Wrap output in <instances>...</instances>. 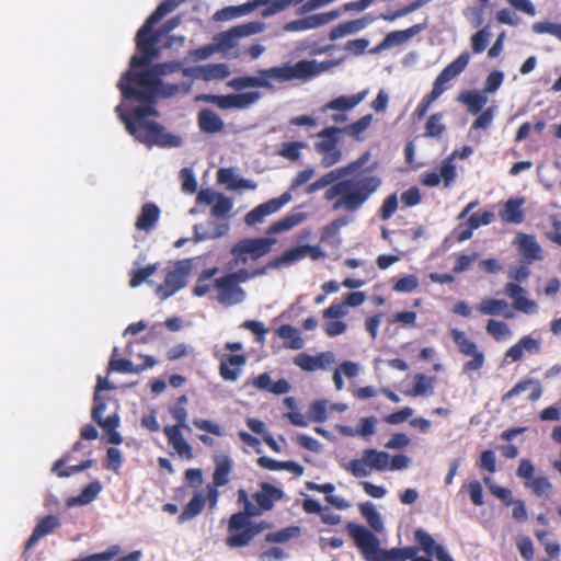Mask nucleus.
Instances as JSON below:
<instances>
[{
    "label": "nucleus",
    "instance_id": "37998d69",
    "mask_svg": "<svg viewBox=\"0 0 561 561\" xmlns=\"http://www.w3.org/2000/svg\"><path fill=\"white\" fill-rule=\"evenodd\" d=\"M329 401L324 399L314 400L310 403L308 419L311 422L323 423L328 420Z\"/></svg>",
    "mask_w": 561,
    "mask_h": 561
},
{
    "label": "nucleus",
    "instance_id": "c03bdc74",
    "mask_svg": "<svg viewBox=\"0 0 561 561\" xmlns=\"http://www.w3.org/2000/svg\"><path fill=\"white\" fill-rule=\"evenodd\" d=\"M101 490L102 485L99 481L91 482L81 491L77 497L71 500L70 504L76 503L80 505H87L98 496Z\"/></svg>",
    "mask_w": 561,
    "mask_h": 561
},
{
    "label": "nucleus",
    "instance_id": "dca6fc26",
    "mask_svg": "<svg viewBox=\"0 0 561 561\" xmlns=\"http://www.w3.org/2000/svg\"><path fill=\"white\" fill-rule=\"evenodd\" d=\"M340 15L341 10L339 9H334L322 13H316L298 19L296 21L288 22L283 26V30L287 32H301L307 30H314L331 23L332 21L339 19Z\"/></svg>",
    "mask_w": 561,
    "mask_h": 561
},
{
    "label": "nucleus",
    "instance_id": "7ed1b4c3",
    "mask_svg": "<svg viewBox=\"0 0 561 561\" xmlns=\"http://www.w3.org/2000/svg\"><path fill=\"white\" fill-rule=\"evenodd\" d=\"M280 499V489L268 482H262L261 489L251 497L243 489L238 491V504L243 510L232 514L228 520V536L225 540L229 548L248 546L255 536L270 528L265 522L253 523V517L261 516L273 508L275 501Z\"/></svg>",
    "mask_w": 561,
    "mask_h": 561
},
{
    "label": "nucleus",
    "instance_id": "e2e57ef3",
    "mask_svg": "<svg viewBox=\"0 0 561 561\" xmlns=\"http://www.w3.org/2000/svg\"><path fill=\"white\" fill-rule=\"evenodd\" d=\"M123 463V456L118 448L110 447L106 450V460L104 467L117 472Z\"/></svg>",
    "mask_w": 561,
    "mask_h": 561
},
{
    "label": "nucleus",
    "instance_id": "de8ad7c7",
    "mask_svg": "<svg viewBox=\"0 0 561 561\" xmlns=\"http://www.w3.org/2000/svg\"><path fill=\"white\" fill-rule=\"evenodd\" d=\"M345 469L356 478L368 477L371 473V469L364 451L362 458L351 460L345 466Z\"/></svg>",
    "mask_w": 561,
    "mask_h": 561
},
{
    "label": "nucleus",
    "instance_id": "49530a36",
    "mask_svg": "<svg viewBox=\"0 0 561 561\" xmlns=\"http://www.w3.org/2000/svg\"><path fill=\"white\" fill-rule=\"evenodd\" d=\"M416 542L422 547L423 551L428 556H434L437 552V548L442 547L436 543L433 537L423 529H416L414 533Z\"/></svg>",
    "mask_w": 561,
    "mask_h": 561
},
{
    "label": "nucleus",
    "instance_id": "c9c22d12",
    "mask_svg": "<svg viewBox=\"0 0 561 561\" xmlns=\"http://www.w3.org/2000/svg\"><path fill=\"white\" fill-rule=\"evenodd\" d=\"M359 512L366 519L368 525L377 533L383 530V522L380 513L371 502H365L359 504Z\"/></svg>",
    "mask_w": 561,
    "mask_h": 561
},
{
    "label": "nucleus",
    "instance_id": "3c124183",
    "mask_svg": "<svg viewBox=\"0 0 561 561\" xmlns=\"http://www.w3.org/2000/svg\"><path fill=\"white\" fill-rule=\"evenodd\" d=\"M369 152L363 153L358 159L347 163L346 165L336 168L340 173L342 180L348 179L351 176L356 175L358 170L368 161Z\"/></svg>",
    "mask_w": 561,
    "mask_h": 561
},
{
    "label": "nucleus",
    "instance_id": "2f4dec72",
    "mask_svg": "<svg viewBox=\"0 0 561 561\" xmlns=\"http://www.w3.org/2000/svg\"><path fill=\"white\" fill-rule=\"evenodd\" d=\"M256 8V3H244L241 5H230L218 10L214 14L215 21H230L243 16Z\"/></svg>",
    "mask_w": 561,
    "mask_h": 561
},
{
    "label": "nucleus",
    "instance_id": "a878e982",
    "mask_svg": "<svg viewBox=\"0 0 561 561\" xmlns=\"http://www.w3.org/2000/svg\"><path fill=\"white\" fill-rule=\"evenodd\" d=\"M366 90L352 95H341L328 102L323 107V112H327L329 110L337 112L351 111L352 108L357 106L366 98Z\"/></svg>",
    "mask_w": 561,
    "mask_h": 561
},
{
    "label": "nucleus",
    "instance_id": "774afa93",
    "mask_svg": "<svg viewBox=\"0 0 561 561\" xmlns=\"http://www.w3.org/2000/svg\"><path fill=\"white\" fill-rule=\"evenodd\" d=\"M479 468L485 470L490 473H494L496 471V456L492 449H486L481 453L479 463Z\"/></svg>",
    "mask_w": 561,
    "mask_h": 561
},
{
    "label": "nucleus",
    "instance_id": "a18cd8bd",
    "mask_svg": "<svg viewBox=\"0 0 561 561\" xmlns=\"http://www.w3.org/2000/svg\"><path fill=\"white\" fill-rule=\"evenodd\" d=\"M252 386L273 394H280V380L272 381L271 376L267 373H263L255 377L252 381Z\"/></svg>",
    "mask_w": 561,
    "mask_h": 561
},
{
    "label": "nucleus",
    "instance_id": "9b49d317",
    "mask_svg": "<svg viewBox=\"0 0 561 561\" xmlns=\"http://www.w3.org/2000/svg\"><path fill=\"white\" fill-rule=\"evenodd\" d=\"M450 335L456 343L458 351L468 357L470 360L466 362L462 366V374L467 375L471 371L480 370L485 364V355L479 351L476 342L470 340L467 334L459 329H451Z\"/></svg>",
    "mask_w": 561,
    "mask_h": 561
},
{
    "label": "nucleus",
    "instance_id": "5fc2aeb1",
    "mask_svg": "<svg viewBox=\"0 0 561 561\" xmlns=\"http://www.w3.org/2000/svg\"><path fill=\"white\" fill-rule=\"evenodd\" d=\"M439 175L444 181L446 187L450 186L456 179V167L453 162V157L444 159L439 165Z\"/></svg>",
    "mask_w": 561,
    "mask_h": 561
},
{
    "label": "nucleus",
    "instance_id": "864d4df0",
    "mask_svg": "<svg viewBox=\"0 0 561 561\" xmlns=\"http://www.w3.org/2000/svg\"><path fill=\"white\" fill-rule=\"evenodd\" d=\"M525 485L534 492L537 496L548 495L552 490V483L546 477H536L527 481Z\"/></svg>",
    "mask_w": 561,
    "mask_h": 561
},
{
    "label": "nucleus",
    "instance_id": "09e8293b",
    "mask_svg": "<svg viewBox=\"0 0 561 561\" xmlns=\"http://www.w3.org/2000/svg\"><path fill=\"white\" fill-rule=\"evenodd\" d=\"M203 229L202 225H195L194 226V232H195V240L196 241H203L208 239H215L220 238L225 236L229 230L228 224H220L217 225L213 231H201Z\"/></svg>",
    "mask_w": 561,
    "mask_h": 561
},
{
    "label": "nucleus",
    "instance_id": "a19ab883",
    "mask_svg": "<svg viewBox=\"0 0 561 561\" xmlns=\"http://www.w3.org/2000/svg\"><path fill=\"white\" fill-rule=\"evenodd\" d=\"M373 121V115H364L358 121L345 126L340 127L341 135H348L357 140L362 139V135L368 129Z\"/></svg>",
    "mask_w": 561,
    "mask_h": 561
},
{
    "label": "nucleus",
    "instance_id": "72a5a7b5",
    "mask_svg": "<svg viewBox=\"0 0 561 561\" xmlns=\"http://www.w3.org/2000/svg\"><path fill=\"white\" fill-rule=\"evenodd\" d=\"M185 68L183 64L178 60L159 62L153 65L150 69L141 70L138 73H150L151 79H161L162 76H168L175 72H182Z\"/></svg>",
    "mask_w": 561,
    "mask_h": 561
},
{
    "label": "nucleus",
    "instance_id": "8fccbe9b",
    "mask_svg": "<svg viewBox=\"0 0 561 561\" xmlns=\"http://www.w3.org/2000/svg\"><path fill=\"white\" fill-rule=\"evenodd\" d=\"M442 121V113L431 115L425 124V136L432 138L440 137L446 128Z\"/></svg>",
    "mask_w": 561,
    "mask_h": 561
},
{
    "label": "nucleus",
    "instance_id": "680f3d73",
    "mask_svg": "<svg viewBox=\"0 0 561 561\" xmlns=\"http://www.w3.org/2000/svg\"><path fill=\"white\" fill-rule=\"evenodd\" d=\"M533 31L537 34H550L561 41V24L551 22H536L533 24Z\"/></svg>",
    "mask_w": 561,
    "mask_h": 561
},
{
    "label": "nucleus",
    "instance_id": "f704fd0d",
    "mask_svg": "<svg viewBox=\"0 0 561 561\" xmlns=\"http://www.w3.org/2000/svg\"><path fill=\"white\" fill-rule=\"evenodd\" d=\"M206 504L205 497L201 493L194 494L191 501L185 505L182 513L178 516V523L183 524L186 520L196 517Z\"/></svg>",
    "mask_w": 561,
    "mask_h": 561
},
{
    "label": "nucleus",
    "instance_id": "39448f33",
    "mask_svg": "<svg viewBox=\"0 0 561 561\" xmlns=\"http://www.w3.org/2000/svg\"><path fill=\"white\" fill-rule=\"evenodd\" d=\"M176 7V0L162 1L138 30L135 42L139 55H134L130 58L128 71H136L138 68L146 67L160 56L161 50L158 44L161 36L153 31V25L174 11Z\"/></svg>",
    "mask_w": 561,
    "mask_h": 561
},
{
    "label": "nucleus",
    "instance_id": "393cba45",
    "mask_svg": "<svg viewBox=\"0 0 561 561\" xmlns=\"http://www.w3.org/2000/svg\"><path fill=\"white\" fill-rule=\"evenodd\" d=\"M280 208V197L272 198L249 211L244 217L248 226H255L264 220L266 216L276 213Z\"/></svg>",
    "mask_w": 561,
    "mask_h": 561
},
{
    "label": "nucleus",
    "instance_id": "58836bf2",
    "mask_svg": "<svg viewBox=\"0 0 561 561\" xmlns=\"http://www.w3.org/2000/svg\"><path fill=\"white\" fill-rule=\"evenodd\" d=\"M305 346V340L298 329L283 324V347L290 350H301Z\"/></svg>",
    "mask_w": 561,
    "mask_h": 561
},
{
    "label": "nucleus",
    "instance_id": "1a4fd4ad",
    "mask_svg": "<svg viewBox=\"0 0 561 561\" xmlns=\"http://www.w3.org/2000/svg\"><path fill=\"white\" fill-rule=\"evenodd\" d=\"M341 59L323 60H299L294 65H283V81L287 80H302L308 81L330 69L337 66Z\"/></svg>",
    "mask_w": 561,
    "mask_h": 561
},
{
    "label": "nucleus",
    "instance_id": "0e129e2a",
    "mask_svg": "<svg viewBox=\"0 0 561 561\" xmlns=\"http://www.w3.org/2000/svg\"><path fill=\"white\" fill-rule=\"evenodd\" d=\"M260 93L255 91L233 94L234 108H247L254 104L260 99Z\"/></svg>",
    "mask_w": 561,
    "mask_h": 561
},
{
    "label": "nucleus",
    "instance_id": "4be33fe9",
    "mask_svg": "<svg viewBox=\"0 0 561 561\" xmlns=\"http://www.w3.org/2000/svg\"><path fill=\"white\" fill-rule=\"evenodd\" d=\"M59 526L60 520L54 515H46L41 518L25 542V550H31L43 537L54 533Z\"/></svg>",
    "mask_w": 561,
    "mask_h": 561
},
{
    "label": "nucleus",
    "instance_id": "c85d7f7f",
    "mask_svg": "<svg viewBox=\"0 0 561 561\" xmlns=\"http://www.w3.org/2000/svg\"><path fill=\"white\" fill-rule=\"evenodd\" d=\"M524 198H511L508 199L503 209L500 211V218L504 222L520 224L524 220L523 205Z\"/></svg>",
    "mask_w": 561,
    "mask_h": 561
},
{
    "label": "nucleus",
    "instance_id": "9d476101",
    "mask_svg": "<svg viewBox=\"0 0 561 561\" xmlns=\"http://www.w3.org/2000/svg\"><path fill=\"white\" fill-rule=\"evenodd\" d=\"M277 242L276 238H247L238 241L231 249L236 257V265L245 264L248 259L257 260L267 254Z\"/></svg>",
    "mask_w": 561,
    "mask_h": 561
},
{
    "label": "nucleus",
    "instance_id": "bb28decb",
    "mask_svg": "<svg viewBox=\"0 0 561 561\" xmlns=\"http://www.w3.org/2000/svg\"><path fill=\"white\" fill-rule=\"evenodd\" d=\"M198 127L203 133L216 134L225 128V124L220 116L209 108H203L197 116Z\"/></svg>",
    "mask_w": 561,
    "mask_h": 561
},
{
    "label": "nucleus",
    "instance_id": "aec40b11",
    "mask_svg": "<svg viewBox=\"0 0 561 561\" xmlns=\"http://www.w3.org/2000/svg\"><path fill=\"white\" fill-rule=\"evenodd\" d=\"M229 75L230 70L226 64H208L183 70V76L201 78L205 81L222 80Z\"/></svg>",
    "mask_w": 561,
    "mask_h": 561
},
{
    "label": "nucleus",
    "instance_id": "052dcab7",
    "mask_svg": "<svg viewBox=\"0 0 561 561\" xmlns=\"http://www.w3.org/2000/svg\"><path fill=\"white\" fill-rule=\"evenodd\" d=\"M182 179V191L187 194H194L197 191V181L194 172L190 168H183L180 172Z\"/></svg>",
    "mask_w": 561,
    "mask_h": 561
},
{
    "label": "nucleus",
    "instance_id": "6e6552de",
    "mask_svg": "<svg viewBox=\"0 0 561 561\" xmlns=\"http://www.w3.org/2000/svg\"><path fill=\"white\" fill-rule=\"evenodd\" d=\"M340 127L329 126L317 134V141L313 147L321 156V165L331 168L343 160V151L339 146L341 140Z\"/></svg>",
    "mask_w": 561,
    "mask_h": 561
},
{
    "label": "nucleus",
    "instance_id": "69168bd1",
    "mask_svg": "<svg viewBox=\"0 0 561 561\" xmlns=\"http://www.w3.org/2000/svg\"><path fill=\"white\" fill-rule=\"evenodd\" d=\"M308 144L304 141H291L283 144V158L289 160H298L300 158V150L307 148Z\"/></svg>",
    "mask_w": 561,
    "mask_h": 561
},
{
    "label": "nucleus",
    "instance_id": "7c9ffc66",
    "mask_svg": "<svg viewBox=\"0 0 561 561\" xmlns=\"http://www.w3.org/2000/svg\"><path fill=\"white\" fill-rule=\"evenodd\" d=\"M508 308V304L504 299H483L478 306L477 310L482 314L499 316L503 314L505 318H512L511 311L504 312Z\"/></svg>",
    "mask_w": 561,
    "mask_h": 561
},
{
    "label": "nucleus",
    "instance_id": "a211bd4d",
    "mask_svg": "<svg viewBox=\"0 0 561 561\" xmlns=\"http://www.w3.org/2000/svg\"><path fill=\"white\" fill-rule=\"evenodd\" d=\"M280 80V67L276 66L267 70L260 71V76H245L233 78L229 85L236 90L245 88H268L271 87L270 80Z\"/></svg>",
    "mask_w": 561,
    "mask_h": 561
},
{
    "label": "nucleus",
    "instance_id": "4c0bfd02",
    "mask_svg": "<svg viewBox=\"0 0 561 561\" xmlns=\"http://www.w3.org/2000/svg\"><path fill=\"white\" fill-rule=\"evenodd\" d=\"M369 467L376 471H386L389 468L390 455L387 451L368 448L364 450Z\"/></svg>",
    "mask_w": 561,
    "mask_h": 561
},
{
    "label": "nucleus",
    "instance_id": "cd10ccee",
    "mask_svg": "<svg viewBox=\"0 0 561 561\" xmlns=\"http://www.w3.org/2000/svg\"><path fill=\"white\" fill-rule=\"evenodd\" d=\"M160 217V209L153 203H147L141 207L140 215L135 224L136 228L141 231H150Z\"/></svg>",
    "mask_w": 561,
    "mask_h": 561
},
{
    "label": "nucleus",
    "instance_id": "ea45409f",
    "mask_svg": "<svg viewBox=\"0 0 561 561\" xmlns=\"http://www.w3.org/2000/svg\"><path fill=\"white\" fill-rule=\"evenodd\" d=\"M67 462V458L66 457H62L60 459H58L54 465H53V471L55 473H57V476L59 478H68L70 477L71 474L73 473H77V472H81L90 467H92L94 460L92 459H87L84 461H82L80 465H76V466H70L69 468L67 469H62V467L66 465Z\"/></svg>",
    "mask_w": 561,
    "mask_h": 561
},
{
    "label": "nucleus",
    "instance_id": "412c9836",
    "mask_svg": "<svg viewBox=\"0 0 561 561\" xmlns=\"http://www.w3.org/2000/svg\"><path fill=\"white\" fill-rule=\"evenodd\" d=\"M376 20L375 16L367 14L360 19L347 21L344 23H341L334 27L331 28L329 33V38L331 41H336L339 38H342L344 36L355 34L364 28H366L369 24H371Z\"/></svg>",
    "mask_w": 561,
    "mask_h": 561
},
{
    "label": "nucleus",
    "instance_id": "6e6d98bb",
    "mask_svg": "<svg viewBox=\"0 0 561 561\" xmlns=\"http://www.w3.org/2000/svg\"><path fill=\"white\" fill-rule=\"evenodd\" d=\"M432 388H433L432 378H430L423 374H419L415 376L414 386H413L412 390H410L408 392V394L412 396V397L422 396V394H425L426 392L431 391Z\"/></svg>",
    "mask_w": 561,
    "mask_h": 561
},
{
    "label": "nucleus",
    "instance_id": "4468645a",
    "mask_svg": "<svg viewBox=\"0 0 561 561\" xmlns=\"http://www.w3.org/2000/svg\"><path fill=\"white\" fill-rule=\"evenodd\" d=\"M469 61L470 54L468 51L461 53L436 77L431 93L438 99L448 89L447 83L458 77L467 68Z\"/></svg>",
    "mask_w": 561,
    "mask_h": 561
},
{
    "label": "nucleus",
    "instance_id": "ddd939ff",
    "mask_svg": "<svg viewBox=\"0 0 561 561\" xmlns=\"http://www.w3.org/2000/svg\"><path fill=\"white\" fill-rule=\"evenodd\" d=\"M469 61L470 54L468 51L461 53L436 77L431 93L438 99L448 89L447 83L458 77L467 68Z\"/></svg>",
    "mask_w": 561,
    "mask_h": 561
},
{
    "label": "nucleus",
    "instance_id": "20e7f679",
    "mask_svg": "<svg viewBox=\"0 0 561 561\" xmlns=\"http://www.w3.org/2000/svg\"><path fill=\"white\" fill-rule=\"evenodd\" d=\"M219 272L218 267L214 266L204 270L192 289L196 297H204L214 291V298L225 307H231L242 304L245 300L247 294L240 284L259 276L265 272V268L250 271L248 268H239L232 273H227L222 276L215 277Z\"/></svg>",
    "mask_w": 561,
    "mask_h": 561
},
{
    "label": "nucleus",
    "instance_id": "f03ea898",
    "mask_svg": "<svg viewBox=\"0 0 561 561\" xmlns=\"http://www.w3.org/2000/svg\"><path fill=\"white\" fill-rule=\"evenodd\" d=\"M382 181L378 175L364 170L354 176L342 180L333 169L307 186V193L313 194L325 188L323 199L331 203L333 211L356 213L377 192Z\"/></svg>",
    "mask_w": 561,
    "mask_h": 561
},
{
    "label": "nucleus",
    "instance_id": "79ce46f5",
    "mask_svg": "<svg viewBox=\"0 0 561 561\" xmlns=\"http://www.w3.org/2000/svg\"><path fill=\"white\" fill-rule=\"evenodd\" d=\"M486 332L497 342L507 340L512 336L510 325L503 321L491 319L486 324Z\"/></svg>",
    "mask_w": 561,
    "mask_h": 561
},
{
    "label": "nucleus",
    "instance_id": "bf43d9fd",
    "mask_svg": "<svg viewBox=\"0 0 561 561\" xmlns=\"http://www.w3.org/2000/svg\"><path fill=\"white\" fill-rule=\"evenodd\" d=\"M536 537L543 545L546 552L550 558H557L560 554V545L554 541H549L547 538L549 533L546 530H537Z\"/></svg>",
    "mask_w": 561,
    "mask_h": 561
},
{
    "label": "nucleus",
    "instance_id": "0eeeda50",
    "mask_svg": "<svg viewBox=\"0 0 561 561\" xmlns=\"http://www.w3.org/2000/svg\"><path fill=\"white\" fill-rule=\"evenodd\" d=\"M170 413L176 421V424L167 425L163 428V433L168 438V443L181 458L192 460L194 458L193 448L182 434L183 428H188L186 423L187 411L185 407L174 405L170 408Z\"/></svg>",
    "mask_w": 561,
    "mask_h": 561
},
{
    "label": "nucleus",
    "instance_id": "f257e3e1",
    "mask_svg": "<svg viewBox=\"0 0 561 561\" xmlns=\"http://www.w3.org/2000/svg\"><path fill=\"white\" fill-rule=\"evenodd\" d=\"M150 73L126 71L118 81L117 88L125 100H137L148 105L137 106L131 113H126L123 105L116 106V113L124 123L127 131L139 142L148 147L174 148L182 145L180 136L165 131V128L148 116L158 115L152 106L157 99H169L190 91L191 84L167 83L162 79H151Z\"/></svg>",
    "mask_w": 561,
    "mask_h": 561
},
{
    "label": "nucleus",
    "instance_id": "13d9d810",
    "mask_svg": "<svg viewBox=\"0 0 561 561\" xmlns=\"http://www.w3.org/2000/svg\"><path fill=\"white\" fill-rule=\"evenodd\" d=\"M497 113V106L492 105L483 111L478 118L473 122V129H486L491 126L495 114Z\"/></svg>",
    "mask_w": 561,
    "mask_h": 561
},
{
    "label": "nucleus",
    "instance_id": "e433bc0d",
    "mask_svg": "<svg viewBox=\"0 0 561 561\" xmlns=\"http://www.w3.org/2000/svg\"><path fill=\"white\" fill-rule=\"evenodd\" d=\"M231 465V460L228 456H221L218 458L216 461L211 484L215 486H225L228 484Z\"/></svg>",
    "mask_w": 561,
    "mask_h": 561
},
{
    "label": "nucleus",
    "instance_id": "423d86ee",
    "mask_svg": "<svg viewBox=\"0 0 561 561\" xmlns=\"http://www.w3.org/2000/svg\"><path fill=\"white\" fill-rule=\"evenodd\" d=\"M529 275V264L522 261L519 265L510 267L508 276L514 282H510L504 286L505 295L513 300L512 307L526 314H533L538 311V305L527 298V290L518 284L527 280Z\"/></svg>",
    "mask_w": 561,
    "mask_h": 561
},
{
    "label": "nucleus",
    "instance_id": "2eb2a0df",
    "mask_svg": "<svg viewBox=\"0 0 561 561\" xmlns=\"http://www.w3.org/2000/svg\"><path fill=\"white\" fill-rule=\"evenodd\" d=\"M263 31V24L260 22H250L231 27L230 30L217 35L216 44L221 50H228L237 45V41Z\"/></svg>",
    "mask_w": 561,
    "mask_h": 561
},
{
    "label": "nucleus",
    "instance_id": "f8f14e48",
    "mask_svg": "<svg viewBox=\"0 0 561 561\" xmlns=\"http://www.w3.org/2000/svg\"><path fill=\"white\" fill-rule=\"evenodd\" d=\"M191 271V264L187 261H179L174 268L169 271L163 283L156 288L157 296L164 300L176 291L182 289Z\"/></svg>",
    "mask_w": 561,
    "mask_h": 561
},
{
    "label": "nucleus",
    "instance_id": "338daca9",
    "mask_svg": "<svg viewBox=\"0 0 561 561\" xmlns=\"http://www.w3.org/2000/svg\"><path fill=\"white\" fill-rule=\"evenodd\" d=\"M503 80L504 73L502 71L494 70L490 72L485 79V84L482 92H484L485 94L496 92L502 85Z\"/></svg>",
    "mask_w": 561,
    "mask_h": 561
},
{
    "label": "nucleus",
    "instance_id": "603ef678",
    "mask_svg": "<svg viewBox=\"0 0 561 561\" xmlns=\"http://www.w3.org/2000/svg\"><path fill=\"white\" fill-rule=\"evenodd\" d=\"M491 35L490 27L485 26L471 36V47L474 54H481L485 50Z\"/></svg>",
    "mask_w": 561,
    "mask_h": 561
},
{
    "label": "nucleus",
    "instance_id": "f3484780",
    "mask_svg": "<svg viewBox=\"0 0 561 561\" xmlns=\"http://www.w3.org/2000/svg\"><path fill=\"white\" fill-rule=\"evenodd\" d=\"M513 244L522 256V261L526 264L542 261L545 257L543 250L534 234L518 232L514 238Z\"/></svg>",
    "mask_w": 561,
    "mask_h": 561
},
{
    "label": "nucleus",
    "instance_id": "6ab92c4d",
    "mask_svg": "<svg viewBox=\"0 0 561 561\" xmlns=\"http://www.w3.org/2000/svg\"><path fill=\"white\" fill-rule=\"evenodd\" d=\"M335 362L333 352H321L316 356L299 353L294 357V364L305 371L325 370Z\"/></svg>",
    "mask_w": 561,
    "mask_h": 561
},
{
    "label": "nucleus",
    "instance_id": "4d7b16f0",
    "mask_svg": "<svg viewBox=\"0 0 561 561\" xmlns=\"http://www.w3.org/2000/svg\"><path fill=\"white\" fill-rule=\"evenodd\" d=\"M157 268V264H149L146 267L133 271L129 280L130 287L135 288L140 286L145 280L148 279V277L156 273Z\"/></svg>",
    "mask_w": 561,
    "mask_h": 561
},
{
    "label": "nucleus",
    "instance_id": "c756f323",
    "mask_svg": "<svg viewBox=\"0 0 561 561\" xmlns=\"http://www.w3.org/2000/svg\"><path fill=\"white\" fill-rule=\"evenodd\" d=\"M457 100L467 106L469 113L474 115L480 113L488 103V96L482 91H463Z\"/></svg>",
    "mask_w": 561,
    "mask_h": 561
},
{
    "label": "nucleus",
    "instance_id": "5701e85b",
    "mask_svg": "<svg viewBox=\"0 0 561 561\" xmlns=\"http://www.w3.org/2000/svg\"><path fill=\"white\" fill-rule=\"evenodd\" d=\"M106 403L104 399L94 393L93 396V408H92V420L96 422L105 432L116 430L119 426V417L117 414L108 415L106 419H103L102 415L105 411Z\"/></svg>",
    "mask_w": 561,
    "mask_h": 561
},
{
    "label": "nucleus",
    "instance_id": "b1692460",
    "mask_svg": "<svg viewBox=\"0 0 561 561\" xmlns=\"http://www.w3.org/2000/svg\"><path fill=\"white\" fill-rule=\"evenodd\" d=\"M244 355H228L221 359L219 365V374L224 380L234 381L240 375L241 367L245 364Z\"/></svg>",
    "mask_w": 561,
    "mask_h": 561
},
{
    "label": "nucleus",
    "instance_id": "473e14b6",
    "mask_svg": "<svg viewBox=\"0 0 561 561\" xmlns=\"http://www.w3.org/2000/svg\"><path fill=\"white\" fill-rule=\"evenodd\" d=\"M425 27L426 25L422 23L414 24L407 30L392 31L388 33L385 38L389 43V47L391 48L408 42L410 38L425 30Z\"/></svg>",
    "mask_w": 561,
    "mask_h": 561
}]
</instances>
